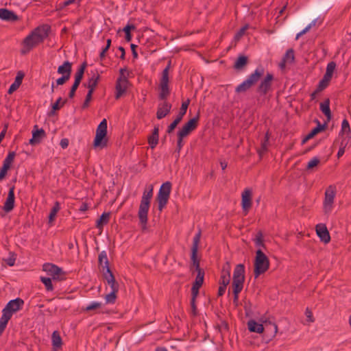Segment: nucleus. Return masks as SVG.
<instances>
[{"mask_svg":"<svg viewBox=\"0 0 351 351\" xmlns=\"http://www.w3.org/2000/svg\"><path fill=\"white\" fill-rule=\"evenodd\" d=\"M50 32V25L47 24L39 25L34 29L31 33L24 38L23 45L28 46L30 49H33L38 45L42 43L45 39L48 37Z\"/></svg>","mask_w":351,"mask_h":351,"instance_id":"obj_1","label":"nucleus"},{"mask_svg":"<svg viewBox=\"0 0 351 351\" xmlns=\"http://www.w3.org/2000/svg\"><path fill=\"white\" fill-rule=\"evenodd\" d=\"M148 191L145 189L143 193L138 212L140 224L143 231L147 230V215L153 196V186L150 185Z\"/></svg>","mask_w":351,"mask_h":351,"instance_id":"obj_2","label":"nucleus"},{"mask_svg":"<svg viewBox=\"0 0 351 351\" xmlns=\"http://www.w3.org/2000/svg\"><path fill=\"white\" fill-rule=\"evenodd\" d=\"M264 69L257 68L247 78L235 88L236 93H243L247 91L261 80L263 76Z\"/></svg>","mask_w":351,"mask_h":351,"instance_id":"obj_3","label":"nucleus"},{"mask_svg":"<svg viewBox=\"0 0 351 351\" xmlns=\"http://www.w3.org/2000/svg\"><path fill=\"white\" fill-rule=\"evenodd\" d=\"M269 268V261L267 256L261 250L256 252V256L254 262V275L257 278L261 274L265 273Z\"/></svg>","mask_w":351,"mask_h":351,"instance_id":"obj_4","label":"nucleus"},{"mask_svg":"<svg viewBox=\"0 0 351 351\" xmlns=\"http://www.w3.org/2000/svg\"><path fill=\"white\" fill-rule=\"evenodd\" d=\"M171 60L167 63L166 67L163 69L162 73V77L160 81V93L158 99L162 101H167V97L170 95V88L169 86V72L171 67Z\"/></svg>","mask_w":351,"mask_h":351,"instance_id":"obj_5","label":"nucleus"},{"mask_svg":"<svg viewBox=\"0 0 351 351\" xmlns=\"http://www.w3.org/2000/svg\"><path fill=\"white\" fill-rule=\"evenodd\" d=\"M100 80V75L99 73H94L91 77L88 80V84H83L84 87L88 88V93L86 95L85 99L82 104V109H86L90 105V102L93 98V94L95 92L98 83Z\"/></svg>","mask_w":351,"mask_h":351,"instance_id":"obj_6","label":"nucleus"},{"mask_svg":"<svg viewBox=\"0 0 351 351\" xmlns=\"http://www.w3.org/2000/svg\"><path fill=\"white\" fill-rule=\"evenodd\" d=\"M172 184L169 181L164 182L160 187L156 197V201L158 204V210L162 211L166 206L169 199Z\"/></svg>","mask_w":351,"mask_h":351,"instance_id":"obj_7","label":"nucleus"},{"mask_svg":"<svg viewBox=\"0 0 351 351\" xmlns=\"http://www.w3.org/2000/svg\"><path fill=\"white\" fill-rule=\"evenodd\" d=\"M199 120V112H197L195 117L189 119L186 123H185L182 125L180 130L178 131L177 137L184 140V138L188 136L193 131H194L197 128Z\"/></svg>","mask_w":351,"mask_h":351,"instance_id":"obj_8","label":"nucleus"},{"mask_svg":"<svg viewBox=\"0 0 351 351\" xmlns=\"http://www.w3.org/2000/svg\"><path fill=\"white\" fill-rule=\"evenodd\" d=\"M43 271H46L48 275L51 276L54 280L62 281L66 279V272L53 263H45L43 265Z\"/></svg>","mask_w":351,"mask_h":351,"instance_id":"obj_9","label":"nucleus"},{"mask_svg":"<svg viewBox=\"0 0 351 351\" xmlns=\"http://www.w3.org/2000/svg\"><path fill=\"white\" fill-rule=\"evenodd\" d=\"M274 79V75L272 73H267L257 86L256 90V93L261 96L266 95L271 90Z\"/></svg>","mask_w":351,"mask_h":351,"instance_id":"obj_10","label":"nucleus"},{"mask_svg":"<svg viewBox=\"0 0 351 351\" xmlns=\"http://www.w3.org/2000/svg\"><path fill=\"white\" fill-rule=\"evenodd\" d=\"M190 104V99H187L185 101L182 103L180 111L176 116V118L168 125L167 129V134H171L176 128L178 125L181 122L183 117L186 114L189 105Z\"/></svg>","mask_w":351,"mask_h":351,"instance_id":"obj_11","label":"nucleus"},{"mask_svg":"<svg viewBox=\"0 0 351 351\" xmlns=\"http://www.w3.org/2000/svg\"><path fill=\"white\" fill-rule=\"evenodd\" d=\"M202 231L199 229L196 233L193 240V245L191 247V259L193 262V265L195 267V271L202 269L199 267V260L197 258L198 246L200 241Z\"/></svg>","mask_w":351,"mask_h":351,"instance_id":"obj_12","label":"nucleus"},{"mask_svg":"<svg viewBox=\"0 0 351 351\" xmlns=\"http://www.w3.org/2000/svg\"><path fill=\"white\" fill-rule=\"evenodd\" d=\"M336 192L337 190L335 185H330L326 189L324 200V209L326 213H328L332 210Z\"/></svg>","mask_w":351,"mask_h":351,"instance_id":"obj_13","label":"nucleus"},{"mask_svg":"<svg viewBox=\"0 0 351 351\" xmlns=\"http://www.w3.org/2000/svg\"><path fill=\"white\" fill-rule=\"evenodd\" d=\"M14 185L10 186L8 191V197L4 202L3 209L5 213L11 212L14 208L15 195H14Z\"/></svg>","mask_w":351,"mask_h":351,"instance_id":"obj_14","label":"nucleus"},{"mask_svg":"<svg viewBox=\"0 0 351 351\" xmlns=\"http://www.w3.org/2000/svg\"><path fill=\"white\" fill-rule=\"evenodd\" d=\"M131 84L129 80L125 82L121 81V78H117L115 84V95L114 97L117 100L121 98L127 91V89Z\"/></svg>","mask_w":351,"mask_h":351,"instance_id":"obj_15","label":"nucleus"},{"mask_svg":"<svg viewBox=\"0 0 351 351\" xmlns=\"http://www.w3.org/2000/svg\"><path fill=\"white\" fill-rule=\"evenodd\" d=\"M315 230L316 233L322 242L328 243L330 241V235L325 224H317L315 227Z\"/></svg>","mask_w":351,"mask_h":351,"instance_id":"obj_16","label":"nucleus"},{"mask_svg":"<svg viewBox=\"0 0 351 351\" xmlns=\"http://www.w3.org/2000/svg\"><path fill=\"white\" fill-rule=\"evenodd\" d=\"M241 206L245 215H246L252 207V191L246 189L242 193Z\"/></svg>","mask_w":351,"mask_h":351,"instance_id":"obj_17","label":"nucleus"},{"mask_svg":"<svg viewBox=\"0 0 351 351\" xmlns=\"http://www.w3.org/2000/svg\"><path fill=\"white\" fill-rule=\"evenodd\" d=\"M46 136V133L43 128L38 129L35 125L32 131V138L29 139V143L32 145L39 144L42 139Z\"/></svg>","mask_w":351,"mask_h":351,"instance_id":"obj_18","label":"nucleus"},{"mask_svg":"<svg viewBox=\"0 0 351 351\" xmlns=\"http://www.w3.org/2000/svg\"><path fill=\"white\" fill-rule=\"evenodd\" d=\"M104 279L107 281L108 285H110L112 291H119V285L115 280L114 276L110 269L105 271L102 274Z\"/></svg>","mask_w":351,"mask_h":351,"instance_id":"obj_19","label":"nucleus"},{"mask_svg":"<svg viewBox=\"0 0 351 351\" xmlns=\"http://www.w3.org/2000/svg\"><path fill=\"white\" fill-rule=\"evenodd\" d=\"M171 104L167 101H163L162 103L159 104L156 112V118L162 119L165 117L171 112Z\"/></svg>","mask_w":351,"mask_h":351,"instance_id":"obj_20","label":"nucleus"},{"mask_svg":"<svg viewBox=\"0 0 351 351\" xmlns=\"http://www.w3.org/2000/svg\"><path fill=\"white\" fill-rule=\"evenodd\" d=\"M327 122H324L323 124L319 123L315 128L312 129L311 132L302 140V145H304L308 140L313 138L319 133L326 130L327 128Z\"/></svg>","mask_w":351,"mask_h":351,"instance_id":"obj_21","label":"nucleus"},{"mask_svg":"<svg viewBox=\"0 0 351 351\" xmlns=\"http://www.w3.org/2000/svg\"><path fill=\"white\" fill-rule=\"evenodd\" d=\"M0 19L6 21H16L19 19L16 13L6 8L0 9Z\"/></svg>","mask_w":351,"mask_h":351,"instance_id":"obj_22","label":"nucleus"},{"mask_svg":"<svg viewBox=\"0 0 351 351\" xmlns=\"http://www.w3.org/2000/svg\"><path fill=\"white\" fill-rule=\"evenodd\" d=\"M23 305L24 300L20 298H17L9 301L5 306L8 307V309L9 308L11 311L15 313L22 309Z\"/></svg>","mask_w":351,"mask_h":351,"instance_id":"obj_23","label":"nucleus"},{"mask_svg":"<svg viewBox=\"0 0 351 351\" xmlns=\"http://www.w3.org/2000/svg\"><path fill=\"white\" fill-rule=\"evenodd\" d=\"M159 140V125L154 126L152 133L147 138L148 144L152 149H154L158 143Z\"/></svg>","mask_w":351,"mask_h":351,"instance_id":"obj_24","label":"nucleus"},{"mask_svg":"<svg viewBox=\"0 0 351 351\" xmlns=\"http://www.w3.org/2000/svg\"><path fill=\"white\" fill-rule=\"evenodd\" d=\"M248 62L249 58L247 56L239 54L234 62L233 68L238 71H242L247 65Z\"/></svg>","mask_w":351,"mask_h":351,"instance_id":"obj_25","label":"nucleus"},{"mask_svg":"<svg viewBox=\"0 0 351 351\" xmlns=\"http://www.w3.org/2000/svg\"><path fill=\"white\" fill-rule=\"evenodd\" d=\"M98 264L99 266L101 267L102 274L108 269H110L109 266V261L106 251H101L98 256Z\"/></svg>","mask_w":351,"mask_h":351,"instance_id":"obj_26","label":"nucleus"},{"mask_svg":"<svg viewBox=\"0 0 351 351\" xmlns=\"http://www.w3.org/2000/svg\"><path fill=\"white\" fill-rule=\"evenodd\" d=\"M108 138L107 134H96L94 141V147H99L101 149L107 146Z\"/></svg>","mask_w":351,"mask_h":351,"instance_id":"obj_27","label":"nucleus"},{"mask_svg":"<svg viewBox=\"0 0 351 351\" xmlns=\"http://www.w3.org/2000/svg\"><path fill=\"white\" fill-rule=\"evenodd\" d=\"M247 328L250 332L262 333L265 330L264 326L262 324L258 323L254 319H250L247 322Z\"/></svg>","mask_w":351,"mask_h":351,"instance_id":"obj_28","label":"nucleus"},{"mask_svg":"<svg viewBox=\"0 0 351 351\" xmlns=\"http://www.w3.org/2000/svg\"><path fill=\"white\" fill-rule=\"evenodd\" d=\"M67 101V99H64L63 100L61 97H58L56 102L51 105V109L49 112L48 115L49 117L55 115L56 114V111L62 108L66 104Z\"/></svg>","mask_w":351,"mask_h":351,"instance_id":"obj_29","label":"nucleus"},{"mask_svg":"<svg viewBox=\"0 0 351 351\" xmlns=\"http://www.w3.org/2000/svg\"><path fill=\"white\" fill-rule=\"evenodd\" d=\"M320 110L326 116L327 123L332 119V113L330 108V99H326L323 102L320 104Z\"/></svg>","mask_w":351,"mask_h":351,"instance_id":"obj_30","label":"nucleus"},{"mask_svg":"<svg viewBox=\"0 0 351 351\" xmlns=\"http://www.w3.org/2000/svg\"><path fill=\"white\" fill-rule=\"evenodd\" d=\"M24 76H25V74L23 71H20L17 73L14 83L10 85V86L8 89V94H12L14 91H15L20 86V85L22 83Z\"/></svg>","mask_w":351,"mask_h":351,"instance_id":"obj_31","label":"nucleus"},{"mask_svg":"<svg viewBox=\"0 0 351 351\" xmlns=\"http://www.w3.org/2000/svg\"><path fill=\"white\" fill-rule=\"evenodd\" d=\"M52 346L54 350L60 349L62 345V338L58 331L55 330L51 335Z\"/></svg>","mask_w":351,"mask_h":351,"instance_id":"obj_32","label":"nucleus"},{"mask_svg":"<svg viewBox=\"0 0 351 351\" xmlns=\"http://www.w3.org/2000/svg\"><path fill=\"white\" fill-rule=\"evenodd\" d=\"M110 213H103L96 221V228L102 230L104 226L108 223L110 221Z\"/></svg>","mask_w":351,"mask_h":351,"instance_id":"obj_33","label":"nucleus"},{"mask_svg":"<svg viewBox=\"0 0 351 351\" xmlns=\"http://www.w3.org/2000/svg\"><path fill=\"white\" fill-rule=\"evenodd\" d=\"M230 266L228 264V268L226 269L224 267L222 269L221 275L219 280V285L227 287V285L230 283Z\"/></svg>","mask_w":351,"mask_h":351,"instance_id":"obj_34","label":"nucleus"},{"mask_svg":"<svg viewBox=\"0 0 351 351\" xmlns=\"http://www.w3.org/2000/svg\"><path fill=\"white\" fill-rule=\"evenodd\" d=\"M265 326V330L266 332H271V337H274L276 336L277 332H278V326L276 323H274L271 321L265 320L264 322Z\"/></svg>","mask_w":351,"mask_h":351,"instance_id":"obj_35","label":"nucleus"},{"mask_svg":"<svg viewBox=\"0 0 351 351\" xmlns=\"http://www.w3.org/2000/svg\"><path fill=\"white\" fill-rule=\"evenodd\" d=\"M86 66H87L86 61H84L81 64V65L80 66L77 72L75 74V76H74L75 80L74 81H76V82H78V83H81V82L84 77V74Z\"/></svg>","mask_w":351,"mask_h":351,"instance_id":"obj_36","label":"nucleus"},{"mask_svg":"<svg viewBox=\"0 0 351 351\" xmlns=\"http://www.w3.org/2000/svg\"><path fill=\"white\" fill-rule=\"evenodd\" d=\"M232 278H245V266L243 264H238L236 265Z\"/></svg>","mask_w":351,"mask_h":351,"instance_id":"obj_37","label":"nucleus"},{"mask_svg":"<svg viewBox=\"0 0 351 351\" xmlns=\"http://www.w3.org/2000/svg\"><path fill=\"white\" fill-rule=\"evenodd\" d=\"M58 74L71 73L72 72V63L69 61H65L64 63L59 66L57 71Z\"/></svg>","mask_w":351,"mask_h":351,"instance_id":"obj_38","label":"nucleus"},{"mask_svg":"<svg viewBox=\"0 0 351 351\" xmlns=\"http://www.w3.org/2000/svg\"><path fill=\"white\" fill-rule=\"evenodd\" d=\"M136 29V26L134 24L128 23L123 29V31L125 33V39L127 42H130L132 40V34L131 31Z\"/></svg>","mask_w":351,"mask_h":351,"instance_id":"obj_39","label":"nucleus"},{"mask_svg":"<svg viewBox=\"0 0 351 351\" xmlns=\"http://www.w3.org/2000/svg\"><path fill=\"white\" fill-rule=\"evenodd\" d=\"M245 278H232V290L241 291L243 288Z\"/></svg>","mask_w":351,"mask_h":351,"instance_id":"obj_40","label":"nucleus"},{"mask_svg":"<svg viewBox=\"0 0 351 351\" xmlns=\"http://www.w3.org/2000/svg\"><path fill=\"white\" fill-rule=\"evenodd\" d=\"M16 156L15 152H9L8 154L3 162V165L10 169Z\"/></svg>","mask_w":351,"mask_h":351,"instance_id":"obj_41","label":"nucleus"},{"mask_svg":"<svg viewBox=\"0 0 351 351\" xmlns=\"http://www.w3.org/2000/svg\"><path fill=\"white\" fill-rule=\"evenodd\" d=\"M60 203L58 202H56L49 215V223H51L54 221L57 213L60 210Z\"/></svg>","mask_w":351,"mask_h":351,"instance_id":"obj_42","label":"nucleus"},{"mask_svg":"<svg viewBox=\"0 0 351 351\" xmlns=\"http://www.w3.org/2000/svg\"><path fill=\"white\" fill-rule=\"evenodd\" d=\"M107 121L104 119L97 126L96 134H107Z\"/></svg>","mask_w":351,"mask_h":351,"instance_id":"obj_43","label":"nucleus"},{"mask_svg":"<svg viewBox=\"0 0 351 351\" xmlns=\"http://www.w3.org/2000/svg\"><path fill=\"white\" fill-rule=\"evenodd\" d=\"M196 271L197 274L195 280L193 282V284H196V285L202 286V285L204 283L205 272L203 269H200V270H197Z\"/></svg>","mask_w":351,"mask_h":351,"instance_id":"obj_44","label":"nucleus"},{"mask_svg":"<svg viewBox=\"0 0 351 351\" xmlns=\"http://www.w3.org/2000/svg\"><path fill=\"white\" fill-rule=\"evenodd\" d=\"M282 58L287 60L288 63H293L295 62L294 50L292 48L289 49Z\"/></svg>","mask_w":351,"mask_h":351,"instance_id":"obj_45","label":"nucleus"},{"mask_svg":"<svg viewBox=\"0 0 351 351\" xmlns=\"http://www.w3.org/2000/svg\"><path fill=\"white\" fill-rule=\"evenodd\" d=\"M40 281L44 284L47 291H51L53 290V286L50 278L40 277Z\"/></svg>","mask_w":351,"mask_h":351,"instance_id":"obj_46","label":"nucleus"},{"mask_svg":"<svg viewBox=\"0 0 351 351\" xmlns=\"http://www.w3.org/2000/svg\"><path fill=\"white\" fill-rule=\"evenodd\" d=\"M351 133L349 122L347 119H343L341 123V130L339 132V135H343L344 134Z\"/></svg>","mask_w":351,"mask_h":351,"instance_id":"obj_47","label":"nucleus"},{"mask_svg":"<svg viewBox=\"0 0 351 351\" xmlns=\"http://www.w3.org/2000/svg\"><path fill=\"white\" fill-rule=\"evenodd\" d=\"M254 242L256 246L259 247H265L264 240H263V234L261 230H259L254 239Z\"/></svg>","mask_w":351,"mask_h":351,"instance_id":"obj_48","label":"nucleus"},{"mask_svg":"<svg viewBox=\"0 0 351 351\" xmlns=\"http://www.w3.org/2000/svg\"><path fill=\"white\" fill-rule=\"evenodd\" d=\"M320 163V160L318 157H314L307 164L306 169L312 170L314 167H316Z\"/></svg>","mask_w":351,"mask_h":351,"instance_id":"obj_49","label":"nucleus"},{"mask_svg":"<svg viewBox=\"0 0 351 351\" xmlns=\"http://www.w3.org/2000/svg\"><path fill=\"white\" fill-rule=\"evenodd\" d=\"M249 25L246 24L242 27L234 35V39L235 41H239L242 36L245 34V31L248 29Z\"/></svg>","mask_w":351,"mask_h":351,"instance_id":"obj_50","label":"nucleus"},{"mask_svg":"<svg viewBox=\"0 0 351 351\" xmlns=\"http://www.w3.org/2000/svg\"><path fill=\"white\" fill-rule=\"evenodd\" d=\"M184 140L177 137V145H176V148L174 152V154H176V158L177 159H178V158L180 157V153L182 148L184 146Z\"/></svg>","mask_w":351,"mask_h":351,"instance_id":"obj_51","label":"nucleus"},{"mask_svg":"<svg viewBox=\"0 0 351 351\" xmlns=\"http://www.w3.org/2000/svg\"><path fill=\"white\" fill-rule=\"evenodd\" d=\"M268 144L269 143L267 142V139H264L263 141H262L261 148H259L257 150V152L260 158H261L263 155L267 151Z\"/></svg>","mask_w":351,"mask_h":351,"instance_id":"obj_52","label":"nucleus"},{"mask_svg":"<svg viewBox=\"0 0 351 351\" xmlns=\"http://www.w3.org/2000/svg\"><path fill=\"white\" fill-rule=\"evenodd\" d=\"M118 291H111V292L106 295V303L114 304L117 298V293Z\"/></svg>","mask_w":351,"mask_h":351,"instance_id":"obj_53","label":"nucleus"},{"mask_svg":"<svg viewBox=\"0 0 351 351\" xmlns=\"http://www.w3.org/2000/svg\"><path fill=\"white\" fill-rule=\"evenodd\" d=\"M330 82L328 80H326L325 79L322 78L318 83L317 86V92H322L325 88L328 87L329 85Z\"/></svg>","mask_w":351,"mask_h":351,"instance_id":"obj_54","label":"nucleus"},{"mask_svg":"<svg viewBox=\"0 0 351 351\" xmlns=\"http://www.w3.org/2000/svg\"><path fill=\"white\" fill-rule=\"evenodd\" d=\"M202 285L193 284L191 287V300H196L199 294V290L201 288Z\"/></svg>","mask_w":351,"mask_h":351,"instance_id":"obj_55","label":"nucleus"},{"mask_svg":"<svg viewBox=\"0 0 351 351\" xmlns=\"http://www.w3.org/2000/svg\"><path fill=\"white\" fill-rule=\"evenodd\" d=\"M13 314L14 313L12 311H11L9 308L8 309V307L5 306L2 311L1 317L9 322Z\"/></svg>","mask_w":351,"mask_h":351,"instance_id":"obj_56","label":"nucleus"},{"mask_svg":"<svg viewBox=\"0 0 351 351\" xmlns=\"http://www.w3.org/2000/svg\"><path fill=\"white\" fill-rule=\"evenodd\" d=\"M101 306V303L98 302H92L90 304L88 305L86 308H83L84 311H90L93 310H95Z\"/></svg>","mask_w":351,"mask_h":351,"instance_id":"obj_57","label":"nucleus"},{"mask_svg":"<svg viewBox=\"0 0 351 351\" xmlns=\"http://www.w3.org/2000/svg\"><path fill=\"white\" fill-rule=\"evenodd\" d=\"M80 83L76 82V81H74L72 86L71 87L70 91L69 93V97L70 99H73L75 97V92L77 89L78 88Z\"/></svg>","mask_w":351,"mask_h":351,"instance_id":"obj_58","label":"nucleus"},{"mask_svg":"<svg viewBox=\"0 0 351 351\" xmlns=\"http://www.w3.org/2000/svg\"><path fill=\"white\" fill-rule=\"evenodd\" d=\"M125 73H127L128 75H129L130 72L128 71L127 67L120 69L118 78H121V81L123 80L125 82H127L128 79V77L125 76Z\"/></svg>","mask_w":351,"mask_h":351,"instance_id":"obj_59","label":"nucleus"},{"mask_svg":"<svg viewBox=\"0 0 351 351\" xmlns=\"http://www.w3.org/2000/svg\"><path fill=\"white\" fill-rule=\"evenodd\" d=\"M196 300H191V314L193 317H196L198 315L197 308L196 306Z\"/></svg>","mask_w":351,"mask_h":351,"instance_id":"obj_60","label":"nucleus"},{"mask_svg":"<svg viewBox=\"0 0 351 351\" xmlns=\"http://www.w3.org/2000/svg\"><path fill=\"white\" fill-rule=\"evenodd\" d=\"M336 63L333 61H331L327 64L326 72L333 75Z\"/></svg>","mask_w":351,"mask_h":351,"instance_id":"obj_61","label":"nucleus"},{"mask_svg":"<svg viewBox=\"0 0 351 351\" xmlns=\"http://www.w3.org/2000/svg\"><path fill=\"white\" fill-rule=\"evenodd\" d=\"M244 310H245L246 316H249L252 313V303L250 301L245 302Z\"/></svg>","mask_w":351,"mask_h":351,"instance_id":"obj_62","label":"nucleus"},{"mask_svg":"<svg viewBox=\"0 0 351 351\" xmlns=\"http://www.w3.org/2000/svg\"><path fill=\"white\" fill-rule=\"evenodd\" d=\"M9 169V168L2 165L0 169V181L3 180L5 178Z\"/></svg>","mask_w":351,"mask_h":351,"instance_id":"obj_63","label":"nucleus"},{"mask_svg":"<svg viewBox=\"0 0 351 351\" xmlns=\"http://www.w3.org/2000/svg\"><path fill=\"white\" fill-rule=\"evenodd\" d=\"M8 323V321L4 319L2 317L0 318V336L2 335V333L5 330Z\"/></svg>","mask_w":351,"mask_h":351,"instance_id":"obj_64","label":"nucleus"}]
</instances>
